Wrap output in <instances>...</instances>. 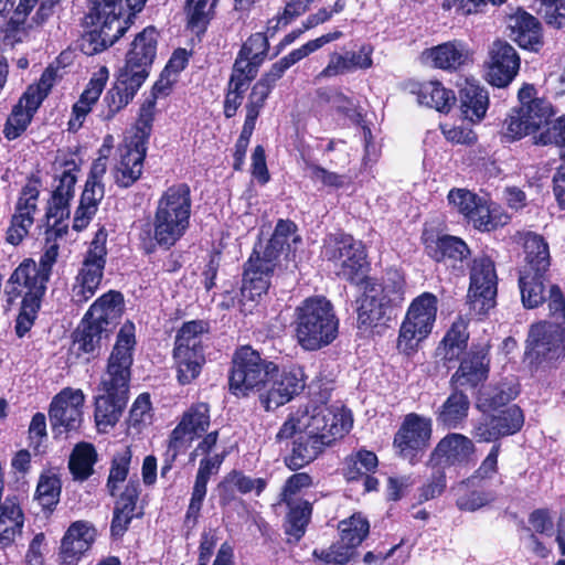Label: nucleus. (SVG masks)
Returning <instances> with one entry per match:
<instances>
[{"mask_svg": "<svg viewBox=\"0 0 565 565\" xmlns=\"http://www.w3.org/2000/svg\"><path fill=\"white\" fill-rule=\"evenodd\" d=\"M353 426L350 409L342 405H315L291 413L276 434L278 443L292 439L286 466L298 470L313 461L327 447L342 439Z\"/></svg>", "mask_w": 565, "mask_h": 565, "instance_id": "1", "label": "nucleus"}, {"mask_svg": "<svg viewBox=\"0 0 565 565\" xmlns=\"http://www.w3.org/2000/svg\"><path fill=\"white\" fill-rule=\"evenodd\" d=\"M136 347L135 324L125 322L108 358L107 369L100 381L103 394L95 401V423L106 433L119 420L128 401L130 369Z\"/></svg>", "mask_w": 565, "mask_h": 565, "instance_id": "2", "label": "nucleus"}, {"mask_svg": "<svg viewBox=\"0 0 565 565\" xmlns=\"http://www.w3.org/2000/svg\"><path fill=\"white\" fill-rule=\"evenodd\" d=\"M297 242L296 225L291 221L280 220L266 246L254 248L244 270L241 288L242 311H253L255 303L270 286V277L280 254L290 249L291 244Z\"/></svg>", "mask_w": 565, "mask_h": 565, "instance_id": "3", "label": "nucleus"}, {"mask_svg": "<svg viewBox=\"0 0 565 565\" xmlns=\"http://www.w3.org/2000/svg\"><path fill=\"white\" fill-rule=\"evenodd\" d=\"M147 0H90L85 18L92 29L82 39V50L94 55L113 45L128 30L131 18L140 12Z\"/></svg>", "mask_w": 565, "mask_h": 565, "instance_id": "4", "label": "nucleus"}, {"mask_svg": "<svg viewBox=\"0 0 565 565\" xmlns=\"http://www.w3.org/2000/svg\"><path fill=\"white\" fill-rule=\"evenodd\" d=\"M191 207V190L188 184L169 186L157 201L150 238L164 249L174 246L190 227Z\"/></svg>", "mask_w": 565, "mask_h": 565, "instance_id": "5", "label": "nucleus"}, {"mask_svg": "<svg viewBox=\"0 0 565 565\" xmlns=\"http://www.w3.org/2000/svg\"><path fill=\"white\" fill-rule=\"evenodd\" d=\"M47 281L49 278L38 270V264L32 259L23 260L9 277L4 287L7 302L13 305L21 300L15 323L19 337H23L34 323Z\"/></svg>", "mask_w": 565, "mask_h": 565, "instance_id": "6", "label": "nucleus"}, {"mask_svg": "<svg viewBox=\"0 0 565 565\" xmlns=\"http://www.w3.org/2000/svg\"><path fill=\"white\" fill-rule=\"evenodd\" d=\"M296 312V337L303 349L317 350L337 338L339 320L326 298H308Z\"/></svg>", "mask_w": 565, "mask_h": 565, "instance_id": "7", "label": "nucleus"}, {"mask_svg": "<svg viewBox=\"0 0 565 565\" xmlns=\"http://www.w3.org/2000/svg\"><path fill=\"white\" fill-rule=\"evenodd\" d=\"M277 373V365L248 345L238 348L232 358L228 376L230 392L236 397H247L252 393H263Z\"/></svg>", "mask_w": 565, "mask_h": 565, "instance_id": "8", "label": "nucleus"}, {"mask_svg": "<svg viewBox=\"0 0 565 565\" xmlns=\"http://www.w3.org/2000/svg\"><path fill=\"white\" fill-rule=\"evenodd\" d=\"M438 299L431 292H423L409 305L401 323L396 347L401 353L412 354L418 344L431 333L437 317Z\"/></svg>", "mask_w": 565, "mask_h": 565, "instance_id": "9", "label": "nucleus"}, {"mask_svg": "<svg viewBox=\"0 0 565 565\" xmlns=\"http://www.w3.org/2000/svg\"><path fill=\"white\" fill-rule=\"evenodd\" d=\"M322 254L339 277L352 284L365 281L369 264L365 246L361 241L348 234L329 235L324 239Z\"/></svg>", "mask_w": 565, "mask_h": 565, "instance_id": "10", "label": "nucleus"}, {"mask_svg": "<svg viewBox=\"0 0 565 565\" xmlns=\"http://www.w3.org/2000/svg\"><path fill=\"white\" fill-rule=\"evenodd\" d=\"M107 236V231L100 227L84 255L72 287V300L77 305L87 302L99 288L106 265Z\"/></svg>", "mask_w": 565, "mask_h": 565, "instance_id": "11", "label": "nucleus"}, {"mask_svg": "<svg viewBox=\"0 0 565 565\" xmlns=\"http://www.w3.org/2000/svg\"><path fill=\"white\" fill-rule=\"evenodd\" d=\"M433 433V422L429 417L409 413L394 437V446L399 456L411 463L422 459Z\"/></svg>", "mask_w": 565, "mask_h": 565, "instance_id": "12", "label": "nucleus"}, {"mask_svg": "<svg viewBox=\"0 0 565 565\" xmlns=\"http://www.w3.org/2000/svg\"><path fill=\"white\" fill-rule=\"evenodd\" d=\"M58 0H20L4 29V42L15 45L25 41L33 24L41 25L52 13Z\"/></svg>", "mask_w": 565, "mask_h": 565, "instance_id": "13", "label": "nucleus"}, {"mask_svg": "<svg viewBox=\"0 0 565 565\" xmlns=\"http://www.w3.org/2000/svg\"><path fill=\"white\" fill-rule=\"evenodd\" d=\"M497 295V274L494 264L488 256L473 259L470 270L468 299L471 309L478 315H484L493 308Z\"/></svg>", "mask_w": 565, "mask_h": 565, "instance_id": "14", "label": "nucleus"}, {"mask_svg": "<svg viewBox=\"0 0 565 565\" xmlns=\"http://www.w3.org/2000/svg\"><path fill=\"white\" fill-rule=\"evenodd\" d=\"M85 395L81 390L63 388L51 402L49 416L53 431L76 430L83 422Z\"/></svg>", "mask_w": 565, "mask_h": 565, "instance_id": "15", "label": "nucleus"}, {"mask_svg": "<svg viewBox=\"0 0 565 565\" xmlns=\"http://www.w3.org/2000/svg\"><path fill=\"white\" fill-rule=\"evenodd\" d=\"M305 387L303 372L299 367L284 370L271 376L270 383L259 394V402L264 408L273 411L299 394Z\"/></svg>", "mask_w": 565, "mask_h": 565, "instance_id": "16", "label": "nucleus"}, {"mask_svg": "<svg viewBox=\"0 0 565 565\" xmlns=\"http://www.w3.org/2000/svg\"><path fill=\"white\" fill-rule=\"evenodd\" d=\"M39 196V182L32 181L22 188L15 204L14 214L11 218L10 227L7 232V241L10 244H20L29 234V231L34 223V216L38 212Z\"/></svg>", "mask_w": 565, "mask_h": 565, "instance_id": "17", "label": "nucleus"}, {"mask_svg": "<svg viewBox=\"0 0 565 565\" xmlns=\"http://www.w3.org/2000/svg\"><path fill=\"white\" fill-rule=\"evenodd\" d=\"M211 423L210 406L207 403L192 404L182 415L180 423L172 430L169 439V448L173 450V457L194 438L202 436Z\"/></svg>", "mask_w": 565, "mask_h": 565, "instance_id": "18", "label": "nucleus"}, {"mask_svg": "<svg viewBox=\"0 0 565 565\" xmlns=\"http://www.w3.org/2000/svg\"><path fill=\"white\" fill-rule=\"evenodd\" d=\"M157 31L154 28L148 26L140 32L134 40L131 49L127 53L126 63L120 68L127 72L130 76L140 82H145L149 75V67L151 66L157 52Z\"/></svg>", "mask_w": 565, "mask_h": 565, "instance_id": "19", "label": "nucleus"}, {"mask_svg": "<svg viewBox=\"0 0 565 565\" xmlns=\"http://www.w3.org/2000/svg\"><path fill=\"white\" fill-rule=\"evenodd\" d=\"M448 201L478 230L491 231L498 225L487 200L466 189H452L448 194Z\"/></svg>", "mask_w": 565, "mask_h": 565, "instance_id": "20", "label": "nucleus"}, {"mask_svg": "<svg viewBox=\"0 0 565 565\" xmlns=\"http://www.w3.org/2000/svg\"><path fill=\"white\" fill-rule=\"evenodd\" d=\"M487 79L492 86L505 87L518 74L520 57L515 49L505 41L497 40L492 43Z\"/></svg>", "mask_w": 565, "mask_h": 565, "instance_id": "21", "label": "nucleus"}, {"mask_svg": "<svg viewBox=\"0 0 565 565\" xmlns=\"http://www.w3.org/2000/svg\"><path fill=\"white\" fill-rule=\"evenodd\" d=\"M494 412L489 419L475 426L473 436L479 441H493L500 437L513 435L522 428L524 416L519 406L510 405Z\"/></svg>", "mask_w": 565, "mask_h": 565, "instance_id": "22", "label": "nucleus"}, {"mask_svg": "<svg viewBox=\"0 0 565 565\" xmlns=\"http://www.w3.org/2000/svg\"><path fill=\"white\" fill-rule=\"evenodd\" d=\"M527 342L536 358L559 356L565 351V324L551 321L534 324Z\"/></svg>", "mask_w": 565, "mask_h": 565, "instance_id": "23", "label": "nucleus"}, {"mask_svg": "<svg viewBox=\"0 0 565 565\" xmlns=\"http://www.w3.org/2000/svg\"><path fill=\"white\" fill-rule=\"evenodd\" d=\"M119 160L113 170L115 183L120 188H129L142 174L147 147L141 141H125L118 149Z\"/></svg>", "mask_w": 565, "mask_h": 565, "instance_id": "24", "label": "nucleus"}, {"mask_svg": "<svg viewBox=\"0 0 565 565\" xmlns=\"http://www.w3.org/2000/svg\"><path fill=\"white\" fill-rule=\"evenodd\" d=\"M489 359L488 348L481 347L471 350L461 361L458 370L451 376L454 388L473 390L488 379Z\"/></svg>", "mask_w": 565, "mask_h": 565, "instance_id": "25", "label": "nucleus"}, {"mask_svg": "<svg viewBox=\"0 0 565 565\" xmlns=\"http://www.w3.org/2000/svg\"><path fill=\"white\" fill-rule=\"evenodd\" d=\"M95 529L87 522H74L62 539L60 561L62 565H77L95 541Z\"/></svg>", "mask_w": 565, "mask_h": 565, "instance_id": "26", "label": "nucleus"}, {"mask_svg": "<svg viewBox=\"0 0 565 565\" xmlns=\"http://www.w3.org/2000/svg\"><path fill=\"white\" fill-rule=\"evenodd\" d=\"M342 35L343 34L341 31L335 30L307 42L299 49L291 51L288 55L281 57L279 61L274 63L270 70L260 77V81H263L265 84H268L271 88H274L277 81H279L282 77V75L289 67H291L294 64L301 61L309 54L321 49L326 44L337 41Z\"/></svg>", "mask_w": 565, "mask_h": 565, "instance_id": "27", "label": "nucleus"}, {"mask_svg": "<svg viewBox=\"0 0 565 565\" xmlns=\"http://www.w3.org/2000/svg\"><path fill=\"white\" fill-rule=\"evenodd\" d=\"M386 303L387 297L383 286L372 279H366L363 295L359 300V326L366 329L377 326L385 315Z\"/></svg>", "mask_w": 565, "mask_h": 565, "instance_id": "28", "label": "nucleus"}, {"mask_svg": "<svg viewBox=\"0 0 565 565\" xmlns=\"http://www.w3.org/2000/svg\"><path fill=\"white\" fill-rule=\"evenodd\" d=\"M476 448L471 439L461 434H448L439 440L431 452L435 465L454 466L468 462Z\"/></svg>", "mask_w": 565, "mask_h": 565, "instance_id": "29", "label": "nucleus"}, {"mask_svg": "<svg viewBox=\"0 0 565 565\" xmlns=\"http://www.w3.org/2000/svg\"><path fill=\"white\" fill-rule=\"evenodd\" d=\"M535 93L532 85H524L519 90V108L532 132L548 125L554 115L552 104L544 98L535 97Z\"/></svg>", "mask_w": 565, "mask_h": 565, "instance_id": "30", "label": "nucleus"}, {"mask_svg": "<svg viewBox=\"0 0 565 565\" xmlns=\"http://www.w3.org/2000/svg\"><path fill=\"white\" fill-rule=\"evenodd\" d=\"M108 76L109 73L106 67H100L93 74L86 88L73 106L72 117L68 120L70 130L76 131L82 127L86 116L90 113L93 106L100 97V94L108 81Z\"/></svg>", "mask_w": 565, "mask_h": 565, "instance_id": "31", "label": "nucleus"}, {"mask_svg": "<svg viewBox=\"0 0 565 565\" xmlns=\"http://www.w3.org/2000/svg\"><path fill=\"white\" fill-rule=\"evenodd\" d=\"M426 63L445 71H457L470 60L469 50L462 42L449 41L423 52Z\"/></svg>", "mask_w": 565, "mask_h": 565, "instance_id": "32", "label": "nucleus"}, {"mask_svg": "<svg viewBox=\"0 0 565 565\" xmlns=\"http://www.w3.org/2000/svg\"><path fill=\"white\" fill-rule=\"evenodd\" d=\"M139 78L130 76L127 72L119 71L117 82L105 95L103 102L106 110L102 113L104 120H110L119 110L125 108L142 86Z\"/></svg>", "mask_w": 565, "mask_h": 565, "instance_id": "33", "label": "nucleus"}, {"mask_svg": "<svg viewBox=\"0 0 565 565\" xmlns=\"http://www.w3.org/2000/svg\"><path fill=\"white\" fill-rule=\"evenodd\" d=\"M510 38L521 47L536 50L541 44V25L532 14L518 9L507 19Z\"/></svg>", "mask_w": 565, "mask_h": 565, "instance_id": "34", "label": "nucleus"}, {"mask_svg": "<svg viewBox=\"0 0 565 565\" xmlns=\"http://www.w3.org/2000/svg\"><path fill=\"white\" fill-rule=\"evenodd\" d=\"M424 243L427 254L436 262H462L468 257L470 250L467 244L459 237L443 235L434 237L424 234Z\"/></svg>", "mask_w": 565, "mask_h": 565, "instance_id": "35", "label": "nucleus"}, {"mask_svg": "<svg viewBox=\"0 0 565 565\" xmlns=\"http://www.w3.org/2000/svg\"><path fill=\"white\" fill-rule=\"evenodd\" d=\"M139 495L138 481L130 480L114 508V515L110 525L111 537L119 540L127 532L135 515L136 503Z\"/></svg>", "mask_w": 565, "mask_h": 565, "instance_id": "36", "label": "nucleus"}, {"mask_svg": "<svg viewBox=\"0 0 565 565\" xmlns=\"http://www.w3.org/2000/svg\"><path fill=\"white\" fill-rule=\"evenodd\" d=\"M221 461L215 458H204L200 461V467L195 477L190 503L185 514V524L193 527L199 519L200 511L206 495V486L210 477L215 473Z\"/></svg>", "mask_w": 565, "mask_h": 565, "instance_id": "37", "label": "nucleus"}, {"mask_svg": "<svg viewBox=\"0 0 565 565\" xmlns=\"http://www.w3.org/2000/svg\"><path fill=\"white\" fill-rule=\"evenodd\" d=\"M460 108L466 119L471 122L480 121L489 106L488 92L473 82L466 81L459 92Z\"/></svg>", "mask_w": 565, "mask_h": 565, "instance_id": "38", "label": "nucleus"}, {"mask_svg": "<svg viewBox=\"0 0 565 565\" xmlns=\"http://www.w3.org/2000/svg\"><path fill=\"white\" fill-rule=\"evenodd\" d=\"M525 253V266L522 270L546 273L550 267V249L541 235L524 233L520 235Z\"/></svg>", "mask_w": 565, "mask_h": 565, "instance_id": "39", "label": "nucleus"}, {"mask_svg": "<svg viewBox=\"0 0 565 565\" xmlns=\"http://www.w3.org/2000/svg\"><path fill=\"white\" fill-rule=\"evenodd\" d=\"M469 407L468 396L462 391L454 388L437 412V423L446 428L455 429L467 418Z\"/></svg>", "mask_w": 565, "mask_h": 565, "instance_id": "40", "label": "nucleus"}, {"mask_svg": "<svg viewBox=\"0 0 565 565\" xmlns=\"http://www.w3.org/2000/svg\"><path fill=\"white\" fill-rule=\"evenodd\" d=\"M467 326V321L461 317L452 322L450 329L446 332L437 348L438 356L445 361L451 362L462 354L469 339Z\"/></svg>", "mask_w": 565, "mask_h": 565, "instance_id": "41", "label": "nucleus"}, {"mask_svg": "<svg viewBox=\"0 0 565 565\" xmlns=\"http://www.w3.org/2000/svg\"><path fill=\"white\" fill-rule=\"evenodd\" d=\"M24 518L19 504L7 499L0 504V547L10 546L15 536L21 534Z\"/></svg>", "mask_w": 565, "mask_h": 565, "instance_id": "42", "label": "nucleus"}, {"mask_svg": "<svg viewBox=\"0 0 565 565\" xmlns=\"http://www.w3.org/2000/svg\"><path fill=\"white\" fill-rule=\"evenodd\" d=\"M420 105L434 108L441 113H448L455 103L452 90L445 88L439 82L430 81L420 83L414 92Z\"/></svg>", "mask_w": 565, "mask_h": 565, "instance_id": "43", "label": "nucleus"}, {"mask_svg": "<svg viewBox=\"0 0 565 565\" xmlns=\"http://www.w3.org/2000/svg\"><path fill=\"white\" fill-rule=\"evenodd\" d=\"M545 274L530 270L520 271L519 286L525 308H536L545 300Z\"/></svg>", "mask_w": 565, "mask_h": 565, "instance_id": "44", "label": "nucleus"}, {"mask_svg": "<svg viewBox=\"0 0 565 565\" xmlns=\"http://www.w3.org/2000/svg\"><path fill=\"white\" fill-rule=\"evenodd\" d=\"M477 483V481H469V478H467L451 488L457 497L456 504L459 510L473 512L494 500V494L491 491L469 490L470 486H476Z\"/></svg>", "mask_w": 565, "mask_h": 565, "instance_id": "45", "label": "nucleus"}, {"mask_svg": "<svg viewBox=\"0 0 565 565\" xmlns=\"http://www.w3.org/2000/svg\"><path fill=\"white\" fill-rule=\"evenodd\" d=\"M173 359L177 379L182 385L192 383L205 363L204 353L200 351L173 350Z\"/></svg>", "mask_w": 565, "mask_h": 565, "instance_id": "46", "label": "nucleus"}, {"mask_svg": "<svg viewBox=\"0 0 565 565\" xmlns=\"http://www.w3.org/2000/svg\"><path fill=\"white\" fill-rule=\"evenodd\" d=\"M209 323L203 320L184 322L178 331L173 350L203 352V342L207 339Z\"/></svg>", "mask_w": 565, "mask_h": 565, "instance_id": "47", "label": "nucleus"}, {"mask_svg": "<svg viewBox=\"0 0 565 565\" xmlns=\"http://www.w3.org/2000/svg\"><path fill=\"white\" fill-rule=\"evenodd\" d=\"M289 508L285 524V533L289 543H297L303 535L309 523L312 508L306 500L286 503Z\"/></svg>", "mask_w": 565, "mask_h": 565, "instance_id": "48", "label": "nucleus"}, {"mask_svg": "<svg viewBox=\"0 0 565 565\" xmlns=\"http://www.w3.org/2000/svg\"><path fill=\"white\" fill-rule=\"evenodd\" d=\"M122 301L120 292L110 290L95 300L86 312V317L108 327L119 316Z\"/></svg>", "mask_w": 565, "mask_h": 565, "instance_id": "49", "label": "nucleus"}, {"mask_svg": "<svg viewBox=\"0 0 565 565\" xmlns=\"http://www.w3.org/2000/svg\"><path fill=\"white\" fill-rule=\"evenodd\" d=\"M97 452L92 444L81 443L73 449L68 467L75 480L84 481L94 472Z\"/></svg>", "mask_w": 565, "mask_h": 565, "instance_id": "50", "label": "nucleus"}, {"mask_svg": "<svg viewBox=\"0 0 565 565\" xmlns=\"http://www.w3.org/2000/svg\"><path fill=\"white\" fill-rule=\"evenodd\" d=\"M38 108L39 107L32 108L31 100L25 99V96H22L7 118L3 128L4 137L9 140H13L21 136V134L28 128Z\"/></svg>", "mask_w": 565, "mask_h": 565, "instance_id": "51", "label": "nucleus"}, {"mask_svg": "<svg viewBox=\"0 0 565 565\" xmlns=\"http://www.w3.org/2000/svg\"><path fill=\"white\" fill-rule=\"evenodd\" d=\"M108 327L93 321L88 317H84L81 327L78 328L75 335V344L78 350L85 353H94L100 347V341L104 335H107Z\"/></svg>", "mask_w": 565, "mask_h": 565, "instance_id": "52", "label": "nucleus"}, {"mask_svg": "<svg viewBox=\"0 0 565 565\" xmlns=\"http://www.w3.org/2000/svg\"><path fill=\"white\" fill-rule=\"evenodd\" d=\"M62 484L58 476L49 470L41 473L35 491V499L44 509L51 510L60 501Z\"/></svg>", "mask_w": 565, "mask_h": 565, "instance_id": "53", "label": "nucleus"}, {"mask_svg": "<svg viewBox=\"0 0 565 565\" xmlns=\"http://www.w3.org/2000/svg\"><path fill=\"white\" fill-rule=\"evenodd\" d=\"M131 459L132 452L129 447H125L114 455L106 483L107 491L111 497L116 495L120 484L127 479Z\"/></svg>", "mask_w": 565, "mask_h": 565, "instance_id": "54", "label": "nucleus"}, {"mask_svg": "<svg viewBox=\"0 0 565 565\" xmlns=\"http://www.w3.org/2000/svg\"><path fill=\"white\" fill-rule=\"evenodd\" d=\"M377 467V457L369 450H359L349 456L344 462V477L349 480H356Z\"/></svg>", "mask_w": 565, "mask_h": 565, "instance_id": "55", "label": "nucleus"}, {"mask_svg": "<svg viewBox=\"0 0 565 565\" xmlns=\"http://www.w3.org/2000/svg\"><path fill=\"white\" fill-rule=\"evenodd\" d=\"M338 529L343 542L350 543L355 548L364 541L370 531L369 521L360 513L342 520Z\"/></svg>", "mask_w": 565, "mask_h": 565, "instance_id": "56", "label": "nucleus"}, {"mask_svg": "<svg viewBox=\"0 0 565 565\" xmlns=\"http://www.w3.org/2000/svg\"><path fill=\"white\" fill-rule=\"evenodd\" d=\"M217 0H188L186 14L188 28L195 33L205 30Z\"/></svg>", "mask_w": 565, "mask_h": 565, "instance_id": "57", "label": "nucleus"}, {"mask_svg": "<svg viewBox=\"0 0 565 565\" xmlns=\"http://www.w3.org/2000/svg\"><path fill=\"white\" fill-rule=\"evenodd\" d=\"M356 554V548L348 542L340 541L331 544L328 548L315 550V558L326 565L348 564Z\"/></svg>", "mask_w": 565, "mask_h": 565, "instance_id": "58", "label": "nucleus"}, {"mask_svg": "<svg viewBox=\"0 0 565 565\" xmlns=\"http://www.w3.org/2000/svg\"><path fill=\"white\" fill-rule=\"evenodd\" d=\"M66 234V226H57L56 228H47L45 232V248L40 258L38 270L41 274H45V277L50 279L52 266L55 264L58 256V245L56 243L57 237H62Z\"/></svg>", "mask_w": 565, "mask_h": 565, "instance_id": "59", "label": "nucleus"}, {"mask_svg": "<svg viewBox=\"0 0 565 565\" xmlns=\"http://www.w3.org/2000/svg\"><path fill=\"white\" fill-rule=\"evenodd\" d=\"M156 114V102L154 98H146L139 108L138 119L136 121V134L129 139L130 142L141 141L142 145H147V140L152 130V122Z\"/></svg>", "mask_w": 565, "mask_h": 565, "instance_id": "60", "label": "nucleus"}, {"mask_svg": "<svg viewBox=\"0 0 565 565\" xmlns=\"http://www.w3.org/2000/svg\"><path fill=\"white\" fill-rule=\"evenodd\" d=\"M55 79L56 70H54L53 67H47L41 75L39 83L28 87L23 96H25V99L31 100L32 108L40 107V105L53 87Z\"/></svg>", "mask_w": 565, "mask_h": 565, "instance_id": "61", "label": "nucleus"}, {"mask_svg": "<svg viewBox=\"0 0 565 565\" xmlns=\"http://www.w3.org/2000/svg\"><path fill=\"white\" fill-rule=\"evenodd\" d=\"M260 64L258 61L242 56V53H238L230 82L238 84L241 88H247L249 82L257 75Z\"/></svg>", "mask_w": 565, "mask_h": 565, "instance_id": "62", "label": "nucleus"}, {"mask_svg": "<svg viewBox=\"0 0 565 565\" xmlns=\"http://www.w3.org/2000/svg\"><path fill=\"white\" fill-rule=\"evenodd\" d=\"M529 125L524 120V116L521 114L520 108L512 109L509 116L505 118L502 125L501 134L509 140H518L522 137L531 134Z\"/></svg>", "mask_w": 565, "mask_h": 565, "instance_id": "63", "label": "nucleus"}, {"mask_svg": "<svg viewBox=\"0 0 565 565\" xmlns=\"http://www.w3.org/2000/svg\"><path fill=\"white\" fill-rule=\"evenodd\" d=\"M70 201L52 193L45 214L49 228H56L57 226L67 227V224L63 222L70 216Z\"/></svg>", "mask_w": 565, "mask_h": 565, "instance_id": "64", "label": "nucleus"}]
</instances>
